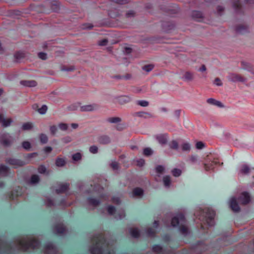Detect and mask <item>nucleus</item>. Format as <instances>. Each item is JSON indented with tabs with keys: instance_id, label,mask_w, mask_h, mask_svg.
<instances>
[{
	"instance_id": "864d4df0",
	"label": "nucleus",
	"mask_w": 254,
	"mask_h": 254,
	"mask_svg": "<svg viewBox=\"0 0 254 254\" xmlns=\"http://www.w3.org/2000/svg\"><path fill=\"white\" fill-rule=\"evenodd\" d=\"M89 151L92 153H96L98 151V147L95 145L91 146L89 148Z\"/></svg>"
},
{
	"instance_id": "bb28decb",
	"label": "nucleus",
	"mask_w": 254,
	"mask_h": 254,
	"mask_svg": "<svg viewBox=\"0 0 254 254\" xmlns=\"http://www.w3.org/2000/svg\"><path fill=\"white\" fill-rule=\"evenodd\" d=\"M143 193L142 189L140 188H136L132 191L133 196H141L143 195Z\"/></svg>"
},
{
	"instance_id": "f704fd0d",
	"label": "nucleus",
	"mask_w": 254,
	"mask_h": 254,
	"mask_svg": "<svg viewBox=\"0 0 254 254\" xmlns=\"http://www.w3.org/2000/svg\"><path fill=\"white\" fill-rule=\"evenodd\" d=\"M163 182L165 187H168L171 183L170 177L169 176H166L163 178Z\"/></svg>"
},
{
	"instance_id": "4468645a",
	"label": "nucleus",
	"mask_w": 254,
	"mask_h": 254,
	"mask_svg": "<svg viewBox=\"0 0 254 254\" xmlns=\"http://www.w3.org/2000/svg\"><path fill=\"white\" fill-rule=\"evenodd\" d=\"M236 31L238 33L244 34L248 32V26L245 25H239L236 27Z\"/></svg>"
},
{
	"instance_id": "5701e85b",
	"label": "nucleus",
	"mask_w": 254,
	"mask_h": 254,
	"mask_svg": "<svg viewBox=\"0 0 254 254\" xmlns=\"http://www.w3.org/2000/svg\"><path fill=\"white\" fill-rule=\"evenodd\" d=\"M129 233L133 238H138L140 237V232L137 228H130Z\"/></svg>"
},
{
	"instance_id": "f03ea898",
	"label": "nucleus",
	"mask_w": 254,
	"mask_h": 254,
	"mask_svg": "<svg viewBox=\"0 0 254 254\" xmlns=\"http://www.w3.org/2000/svg\"><path fill=\"white\" fill-rule=\"evenodd\" d=\"M196 218L201 222V228L204 229L203 224L208 227H211L214 225V219L215 216V212L211 208L205 207L200 209L199 210L194 213Z\"/></svg>"
},
{
	"instance_id": "0e129e2a",
	"label": "nucleus",
	"mask_w": 254,
	"mask_h": 254,
	"mask_svg": "<svg viewBox=\"0 0 254 254\" xmlns=\"http://www.w3.org/2000/svg\"><path fill=\"white\" fill-rule=\"evenodd\" d=\"M214 84L217 86H221L222 85V83L219 78H216L215 79Z\"/></svg>"
},
{
	"instance_id": "cd10ccee",
	"label": "nucleus",
	"mask_w": 254,
	"mask_h": 254,
	"mask_svg": "<svg viewBox=\"0 0 254 254\" xmlns=\"http://www.w3.org/2000/svg\"><path fill=\"white\" fill-rule=\"evenodd\" d=\"M251 170V169H250L248 165H243L241 166L240 172L241 174L245 175L248 174Z\"/></svg>"
},
{
	"instance_id": "4d7b16f0",
	"label": "nucleus",
	"mask_w": 254,
	"mask_h": 254,
	"mask_svg": "<svg viewBox=\"0 0 254 254\" xmlns=\"http://www.w3.org/2000/svg\"><path fill=\"white\" fill-rule=\"evenodd\" d=\"M164 170V168L161 165H158L156 167V171L158 173H162Z\"/></svg>"
},
{
	"instance_id": "a878e982",
	"label": "nucleus",
	"mask_w": 254,
	"mask_h": 254,
	"mask_svg": "<svg viewBox=\"0 0 254 254\" xmlns=\"http://www.w3.org/2000/svg\"><path fill=\"white\" fill-rule=\"evenodd\" d=\"M169 146L172 149L177 150L179 149V143L175 140H173L169 143Z\"/></svg>"
},
{
	"instance_id": "f257e3e1",
	"label": "nucleus",
	"mask_w": 254,
	"mask_h": 254,
	"mask_svg": "<svg viewBox=\"0 0 254 254\" xmlns=\"http://www.w3.org/2000/svg\"><path fill=\"white\" fill-rule=\"evenodd\" d=\"M92 241L95 244L91 246L89 251L91 254H110L109 243L102 234L94 235Z\"/></svg>"
},
{
	"instance_id": "a18cd8bd",
	"label": "nucleus",
	"mask_w": 254,
	"mask_h": 254,
	"mask_svg": "<svg viewBox=\"0 0 254 254\" xmlns=\"http://www.w3.org/2000/svg\"><path fill=\"white\" fill-rule=\"evenodd\" d=\"M152 153V151L150 148H145L143 150V154L145 156H148L151 155Z\"/></svg>"
},
{
	"instance_id": "c03bdc74",
	"label": "nucleus",
	"mask_w": 254,
	"mask_h": 254,
	"mask_svg": "<svg viewBox=\"0 0 254 254\" xmlns=\"http://www.w3.org/2000/svg\"><path fill=\"white\" fill-rule=\"evenodd\" d=\"M22 146L26 150H29L31 147L30 143L27 141L22 142Z\"/></svg>"
},
{
	"instance_id": "052dcab7",
	"label": "nucleus",
	"mask_w": 254,
	"mask_h": 254,
	"mask_svg": "<svg viewBox=\"0 0 254 254\" xmlns=\"http://www.w3.org/2000/svg\"><path fill=\"white\" fill-rule=\"evenodd\" d=\"M45 248L47 250H53L54 249V246L52 243L46 244Z\"/></svg>"
},
{
	"instance_id": "338daca9",
	"label": "nucleus",
	"mask_w": 254,
	"mask_h": 254,
	"mask_svg": "<svg viewBox=\"0 0 254 254\" xmlns=\"http://www.w3.org/2000/svg\"><path fill=\"white\" fill-rule=\"evenodd\" d=\"M93 27V25L90 24H85L83 25V29H90Z\"/></svg>"
},
{
	"instance_id": "774afa93",
	"label": "nucleus",
	"mask_w": 254,
	"mask_h": 254,
	"mask_svg": "<svg viewBox=\"0 0 254 254\" xmlns=\"http://www.w3.org/2000/svg\"><path fill=\"white\" fill-rule=\"evenodd\" d=\"M134 14L135 13L133 10H129L127 13V17L133 16Z\"/></svg>"
},
{
	"instance_id": "7c9ffc66",
	"label": "nucleus",
	"mask_w": 254,
	"mask_h": 254,
	"mask_svg": "<svg viewBox=\"0 0 254 254\" xmlns=\"http://www.w3.org/2000/svg\"><path fill=\"white\" fill-rule=\"evenodd\" d=\"M33 126L32 123L30 122H27L23 124L22 129L23 130H30L33 127Z\"/></svg>"
},
{
	"instance_id": "e2e57ef3",
	"label": "nucleus",
	"mask_w": 254,
	"mask_h": 254,
	"mask_svg": "<svg viewBox=\"0 0 254 254\" xmlns=\"http://www.w3.org/2000/svg\"><path fill=\"white\" fill-rule=\"evenodd\" d=\"M52 9L55 11L59 10V5L57 2H54V3L52 4Z\"/></svg>"
},
{
	"instance_id": "49530a36",
	"label": "nucleus",
	"mask_w": 254,
	"mask_h": 254,
	"mask_svg": "<svg viewBox=\"0 0 254 254\" xmlns=\"http://www.w3.org/2000/svg\"><path fill=\"white\" fill-rule=\"evenodd\" d=\"M137 104L142 107H147L149 104L148 102L145 100H139L137 101Z\"/></svg>"
},
{
	"instance_id": "680f3d73",
	"label": "nucleus",
	"mask_w": 254,
	"mask_h": 254,
	"mask_svg": "<svg viewBox=\"0 0 254 254\" xmlns=\"http://www.w3.org/2000/svg\"><path fill=\"white\" fill-rule=\"evenodd\" d=\"M57 130V127L56 126H52L50 127V131L53 135H54Z\"/></svg>"
},
{
	"instance_id": "9d476101",
	"label": "nucleus",
	"mask_w": 254,
	"mask_h": 254,
	"mask_svg": "<svg viewBox=\"0 0 254 254\" xmlns=\"http://www.w3.org/2000/svg\"><path fill=\"white\" fill-rule=\"evenodd\" d=\"M230 206L234 212H239L240 208L235 198L233 197L230 200Z\"/></svg>"
},
{
	"instance_id": "b1692460",
	"label": "nucleus",
	"mask_w": 254,
	"mask_h": 254,
	"mask_svg": "<svg viewBox=\"0 0 254 254\" xmlns=\"http://www.w3.org/2000/svg\"><path fill=\"white\" fill-rule=\"evenodd\" d=\"M25 57V54L23 52H18L16 53L14 55V57L16 60V62H19L20 61L24 58Z\"/></svg>"
},
{
	"instance_id": "ddd939ff",
	"label": "nucleus",
	"mask_w": 254,
	"mask_h": 254,
	"mask_svg": "<svg viewBox=\"0 0 254 254\" xmlns=\"http://www.w3.org/2000/svg\"><path fill=\"white\" fill-rule=\"evenodd\" d=\"M12 122V120L11 119H5L4 117V116L0 114V123L2 124V125L4 127H7L9 126L10 124Z\"/></svg>"
},
{
	"instance_id": "c85d7f7f",
	"label": "nucleus",
	"mask_w": 254,
	"mask_h": 254,
	"mask_svg": "<svg viewBox=\"0 0 254 254\" xmlns=\"http://www.w3.org/2000/svg\"><path fill=\"white\" fill-rule=\"evenodd\" d=\"M193 77V74L189 71H187L184 74L183 78L186 81H190L192 80Z\"/></svg>"
},
{
	"instance_id": "a19ab883",
	"label": "nucleus",
	"mask_w": 254,
	"mask_h": 254,
	"mask_svg": "<svg viewBox=\"0 0 254 254\" xmlns=\"http://www.w3.org/2000/svg\"><path fill=\"white\" fill-rule=\"evenodd\" d=\"M47 106L43 105L41 108L37 109V110L40 114H44L47 112Z\"/></svg>"
},
{
	"instance_id": "20e7f679",
	"label": "nucleus",
	"mask_w": 254,
	"mask_h": 254,
	"mask_svg": "<svg viewBox=\"0 0 254 254\" xmlns=\"http://www.w3.org/2000/svg\"><path fill=\"white\" fill-rule=\"evenodd\" d=\"M18 245L22 251L26 252L29 249H38L40 247L41 242L37 239L32 238L28 240H21L19 241Z\"/></svg>"
},
{
	"instance_id": "13d9d810",
	"label": "nucleus",
	"mask_w": 254,
	"mask_h": 254,
	"mask_svg": "<svg viewBox=\"0 0 254 254\" xmlns=\"http://www.w3.org/2000/svg\"><path fill=\"white\" fill-rule=\"evenodd\" d=\"M38 57L42 60H46L47 59V54L43 52L38 53Z\"/></svg>"
},
{
	"instance_id": "a211bd4d",
	"label": "nucleus",
	"mask_w": 254,
	"mask_h": 254,
	"mask_svg": "<svg viewBox=\"0 0 254 254\" xmlns=\"http://www.w3.org/2000/svg\"><path fill=\"white\" fill-rule=\"evenodd\" d=\"M233 6L237 12H241L242 4L240 0H233Z\"/></svg>"
},
{
	"instance_id": "aec40b11",
	"label": "nucleus",
	"mask_w": 254,
	"mask_h": 254,
	"mask_svg": "<svg viewBox=\"0 0 254 254\" xmlns=\"http://www.w3.org/2000/svg\"><path fill=\"white\" fill-rule=\"evenodd\" d=\"M157 139L161 144H165L167 143L168 136L167 134H161L157 136Z\"/></svg>"
},
{
	"instance_id": "72a5a7b5",
	"label": "nucleus",
	"mask_w": 254,
	"mask_h": 254,
	"mask_svg": "<svg viewBox=\"0 0 254 254\" xmlns=\"http://www.w3.org/2000/svg\"><path fill=\"white\" fill-rule=\"evenodd\" d=\"M182 149L184 151H189L190 150V145L189 143L185 142L182 144Z\"/></svg>"
},
{
	"instance_id": "0eeeda50",
	"label": "nucleus",
	"mask_w": 254,
	"mask_h": 254,
	"mask_svg": "<svg viewBox=\"0 0 254 254\" xmlns=\"http://www.w3.org/2000/svg\"><path fill=\"white\" fill-rule=\"evenodd\" d=\"M219 164V162L217 158H214L212 161L204 164V168L206 171H209L213 169L215 166Z\"/></svg>"
},
{
	"instance_id": "393cba45",
	"label": "nucleus",
	"mask_w": 254,
	"mask_h": 254,
	"mask_svg": "<svg viewBox=\"0 0 254 254\" xmlns=\"http://www.w3.org/2000/svg\"><path fill=\"white\" fill-rule=\"evenodd\" d=\"M87 199L88 203L94 206H98L100 203L99 200L91 197H88Z\"/></svg>"
},
{
	"instance_id": "37998d69",
	"label": "nucleus",
	"mask_w": 254,
	"mask_h": 254,
	"mask_svg": "<svg viewBox=\"0 0 254 254\" xmlns=\"http://www.w3.org/2000/svg\"><path fill=\"white\" fill-rule=\"evenodd\" d=\"M108 121L111 123H117L121 122V120L119 117H113L109 118Z\"/></svg>"
},
{
	"instance_id": "9b49d317",
	"label": "nucleus",
	"mask_w": 254,
	"mask_h": 254,
	"mask_svg": "<svg viewBox=\"0 0 254 254\" xmlns=\"http://www.w3.org/2000/svg\"><path fill=\"white\" fill-rule=\"evenodd\" d=\"M8 133H5L1 134L0 136V143L4 146H8L11 144V141L7 139Z\"/></svg>"
},
{
	"instance_id": "f8f14e48",
	"label": "nucleus",
	"mask_w": 254,
	"mask_h": 254,
	"mask_svg": "<svg viewBox=\"0 0 254 254\" xmlns=\"http://www.w3.org/2000/svg\"><path fill=\"white\" fill-rule=\"evenodd\" d=\"M53 230L58 234H64L65 231V228L63 224H56L53 227Z\"/></svg>"
},
{
	"instance_id": "2f4dec72",
	"label": "nucleus",
	"mask_w": 254,
	"mask_h": 254,
	"mask_svg": "<svg viewBox=\"0 0 254 254\" xmlns=\"http://www.w3.org/2000/svg\"><path fill=\"white\" fill-rule=\"evenodd\" d=\"M65 164V161L64 159L61 158H58L56 161V165L58 167H63Z\"/></svg>"
},
{
	"instance_id": "6ab92c4d",
	"label": "nucleus",
	"mask_w": 254,
	"mask_h": 254,
	"mask_svg": "<svg viewBox=\"0 0 254 254\" xmlns=\"http://www.w3.org/2000/svg\"><path fill=\"white\" fill-rule=\"evenodd\" d=\"M207 103L210 105L216 106L219 107H223V105L218 101L216 100L213 98H209L207 100Z\"/></svg>"
},
{
	"instance_id": "c9c22d12",
	"label": "nucleus",
	"mask_w": 254,
	"mask_h": 254,
	"mask_svg": "<svg viewBox=\"0 0 254 254\" xmlns=\"http://www.w3.org/2000/svg\"><path fill=\"white\" fill-rule=\"evenodd\" d=\"M40 179L38 175H33L31 176L30 179V183L31 184H36L39 182Z\"/></svg>"
},
{
	"instance_id": "7ed1b4c3",
	"label": "nucleus",
	"mask_w": 254,
	"mask_h": 254,
	"mask_svg": "<svg viewBox=\"0 0 254 254\" xmlns=\"http://www.w3.org/2000/svg\"><path fill=\"white\" fill-rule=\"evenodd\" d=\"M186 218L183 213H179L173 217L171 220V225L173 227H179V230L183 234L188 233L187 227L184 224L186 223Z\"/></svg>"
},
{
	"instance_id": "473e14b6",
	"label": "nucleus",
	"mask_w": 254,
	"mask_h": 254,
	"mask_svg": "<svg viewBox=\"0 0 254 254\" xmlns=\"http://www.w3.org/2000/svg\"><path fill=\"white\" fill-rule=\"evenodd\" d=\"M9 168L4 165H0V175H6L8 171Z\"/></svg>"
},
{
	"instance_id": "de8ad7c7",
	"label": "nucleus",
	"mask_w": 254,
	"mask_h": 254,
	"mask_svg": "<svg viewBox=\"0 0 254 254\" xmlns=\"http://www.w3.org/2000/svg\"><path fill=\"white\" fill-rule=\"evenodd\" d=\"M72 158L74 161H78L81 158V155L80 153H76L72 155Z\"/></svg>"
},
{
	"instance_id": "39448f33",
	"label": "nucleus",
	"mask_w": 254,
	"mask_h": 254,
	"mask_svg": "<svg viewBox=\"0 0 254 254\" xmlns=\"http://www.w3.org/2000/svg\"><path fill=\"white\" fill-rule=\"evenodd\" d=\"M5 161L6 163L13 166V167L14 168L21 167L25 164L24 161L19 159H16L14 158H8Z\"/></svg>"
},
{
	"instance_id": "4c0bfd02",
	"label": "nucleus",
	"mask_w": 254,
	"mask_h": 254,
	"mask_svg": "<svg viewBox=\"0 0 254 254\" xmlns=\"http://www.w3.org/2000/svg\"><path fill=\"white\" fill-rule=\"evenodd\" d=\"M40 141L41 142V143H46L47 142H48V137L47 136L44 134V133H41L40 135Z\"/></svg>"
},
{
	"instance_id": "e433bc0d",
	"label": "nucleus",
	"mask_w": 254,
	"mask_h": 254,
	"mask_svg": "<svg viewBox=\"0 0 254 254\" xmlns=\"http://www.w3.org/2000/svg\"><path fill=\"white\" fill-rule=\"evenodd\" d=\"M147 235L151 237H154L156 235V232L152 228H148L146 230Z\"/></svg>"
},
{
	"instance_id": "412c9836",
	"label": "nucleus",
	"mask_w": 254,
	"mask_h": 254,
	"mask_svg": "<svg viewBox=\"0 0 254 254\" xmlns=\"http://www.w3.org/2000/svg\"><path fill=\"white\" fill-rule=\"evenodd\" d=\"M98 141L101 144H106L110 142V139L107 135H102L98 138Z\"/></svg>"
},
{
	"instance_id": "6e6d98bb",
	"label": "nucleus",
	"mask_w": 254,
	"mask_h": 254,
	"mask_svg": "<svg viewBox=\"0 0 254 254\" xmlns=\"http://www.w3.org/2000/svg\"><path fill=\"white\" fill-rule=\"evenodd\" d=\"M204 147V144L201 141H198L196 143V148L198 149H202Z\"/></svg>"
},
{
	"instance_id": "79ce46f5",
	"label": "nucleus",
	"mask_w": 254,
	"mask_h": 254,
	"mask_svg": "<svg viewBox=\"0 0 254 254\" xmlns=\"http://www.w3.org/2000/svg\"><path fill=\"white\" fill-rule=\"evenodd\" d=\"M172 174L175 177H179L181 175L182 171L179 169H174L172 171Z\"/></svg>"
},
{
	"instance_id": "5fc2aeb1",
	"label": "nucleus",
	"mask_w": 254,
	"mask_h": 254,
	"mask_svg": "<svg viewBox=\"0 0 254 254\" xmlns=\"http://www.w3.org/2000/svg\"><path fill=\"white\" fill-rule=\"evenodd\" d=\"M111 167L114 170H118L119 168V164L117 162L113 161L111 164Z\"/></svg>"
},
{
	"instance_id": "4be33fe9",
	"label": "nucleus",
	"mask_w": 254,
	"mask_h": 254,
	"mask_svg": "<svg viewBox=\"0 0 254 254\" xmlns=\"http://www.w3.org/2000/svg\"><path fill=\"white\" fill-rule=\"evenodd\" d=\"M191 16L193 19L199 21V19L202 17V13L199 11L194 10L192 12Z\"/></svg>"
},
{
	"instance_id": "58836bf2",
	"label": "nucleus",
	"mask_w": 254,
	"mask_h": 254,
	"mask_svg": "<svg viewBox=\"0 0 254 254\" xmlns=\"http://www.w3.org/2000/svg\"><path fill=\"white\" fill-rule=\"evenodd\" d=\"M154 67V65L151 64L145 65L142 67V69L146 72H150Z\"/></svg>"
},
{
	"instance_id": "1a4fd4ad",
	"label": "nucleus",
	"mask_w": 254,
	"mask_h": 254,
	"mask_svg": "<svg viewBox=\"0 0 254 254\" xmlns=\"http://www.w3.org/2000/svg\"><path fill=\"white\" fill-rule=\"evenodd\" d=\"M229 80L232 82H244L245 78L239 74L235 73H231L228 76Z\"/></svg>"
},
{
	"instance_id": "423d86ee",
	"label": "nucleus",
	"mask_w": 254,
	"mask_h": 254,
	"mask_svg": "<svg viewBox=\"0 0 254 254\" xmlns=\"http://www.w3.org/2000/svg\"><path fill=\"white\" fill-rule=\"evenodd\" d=\"M22 188L18 187L13 191L9 193V198L10 200H13L16 197L22 194Z\"/></svg>"
},
{
	"instance_id": "09e8293b",
	"label": "nucleus",
	"mask_w": 254,
	"mask_h": 254,
	"mask_svg": "<svg viewBox=\"0 0 254 254\" xmlns=\"http://www.w3.org/2000/svg\"><path fill=\"white\" fill-rule=\"evenodd\" d=\"M131 75L129 74H127V75L125 76H121V75H116L114 76V78H117V79H128L130 78Z\"/></svg>"
},
{
	"instance_id": "6e6552de",
	"label": "nucleus",
	"mask_w": 254,
	"mask_h": 254,
	"mask_svg": "<svg viewBox=\"0 0 254 254\" xmlns=\"http://www.w3.org/2000/svg\"><path fill=\"white\" fill-rule=\"evenodd\" d=\"M239 201L243 204H247L250 201V196L248 192H243L238 198Z\"/></svg>"
},
{
	"instance_id": "2eb2a0df",
	"label": "nucleus",
	"mask_w": 254,
	"mask_h": 254,
	"mask_svg": "<svg viewBox=\"0 0 254 254\" xmlns=\"http://www.w3.org/2000/svg\"><path fill=\"white\" fill-rule=\"evenodd\" d=\"M69 186V184L68 183L62 184L59 188L56 190V191L57 193H64L68 190Z\"/></svg>"
},
{
	"instance_id": "dca6fc26",
	"label": "nucleus",
	"mask_w": 254,
	"mask_h": 254,
	"mask_svg": "<svg viewBox=\"0 0 254 254\" xmlns=\"http://www.w3.org/2000/svg\"><path fill=\"white\" fill-rule=\"evenodd\" d=\"M96 105H86L80 107V111L82 112L86 111H92L96 109Z\"/></svg>"
},
{
	"instance_id": "bf43d9fd",
	"label": "nucleus",
	"mask_w": 254,
	"mask_h": 254,
	"mask_svg": "<svg viewBox=\"0 0 254 254\" xmlns=\"http://www.w3.org/2000/svg\"><path fill=\"white\" fill-rule=\"evenodd\" d=\"M108 42V41L107 39H104L100 40L98 44H99V45L102 46H106Z\"/></svg>"
},
{
	"instance_id": "603ef678",
	"label": "nucleus",
	"mask_w": 254,
	"mask_h": 254,
	"mask_svg": "<svg viewBox=\"0 0 254 254\" xmlns=\"http://www.w3.org/2000/svg\"><path fill=\"white\" fill-rule=\"evenodd\" d=\"M38 170L39 173L44 174L46 171V168L45 166L42 165L38 167Z\"/></svg>"
},
{
	"instance_id": "3c124183",
	"label": "nucleus",
	"mask_w": 254,
	"mask_h": 254,
	"mask_svg": "<svg viewBox=\"0 0 254 254\" xmlns=\"http://www.w3.org/2000/svg\"><path fill=\"white\" fill-rule=\"evenodd\" d=\"M59 127L62 130H66L67 129L68 126L66 124L61 123L59 125Z\"/></svg>"
},
{
	"instance_id": "c756f323",
	"label": "nucleus",
	"mask_w": 254,
	"mask_h": 254,
	"mask_svg": "<svg viewBox=\"0 0 254 254\" xmlns=\"http://www.w3.org/2000/svg\"><path fill=\"white\" fill-rule=\"evenodd\" d=\"M162 247L159 245L155 244L152 247V251L154 253L160 254L162 252Z\"/></svg>"
},
{
	"instance_id": "f3484780",
	"label": "nucleus",
	"mask_w": 254,
	"mask_h": 254,
	"mask_svg": "<svg viewBox=\"0 0 254 254\" xmlns=\"http://www.w3.org/2000/svg\"><path fill=\"white\" fill-rule=\"evenodd\" d=\"M21 85L27 87H35L37 85V82L35 80H22L20 81Z\"/></svg>"
},
{
	"instance_id": "8fccbe9b",
	"label": "nucleus",
	"mask_w": 254,
	"mask_h": 254,
	"mask_svg": "<svg viewBox=\"0 0 254 254\" xmlns=\"http://www.w3.org/2000/svg\"><path fill=\"white\" fill-rule=\"evenodd\" d=\"M120 101L122 103H127L130 101V98L128 96H122L120 97Z\"/></svg>"
},
{
	"instance_id": "69168bd1",
	"label": "nucleus",
	"mask_w": 254,
	"mask_h": 254,
	"mask_svg": "<svg viewBox=\"0 0 254 254\" xmlns=\"http://www.w3.org/2000/svg\"><path fill=\"white\" fill-rule=\"evenodd\" d=\"M145 164V161L143 159H140L137 161V165L139 167H142Z\"/></svg>"
},
{
	"instance_id": "ea45409f",
	"label": "nucleus",
	"mask_w": 254,
	"mask_h": 254,
	"mask_svg": "<svg viewBox=\"0 0 254 254\" xmlns=\"http://www.w3.org/2000/svg\"><path fill=\"white\" fill-rule=\"evenodd\" d=\"M107 211L109 214L113 215L116 211V208L113 205H109L107 208Z\"/></svg>"
}]
</instances>
